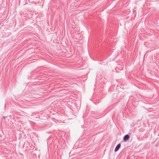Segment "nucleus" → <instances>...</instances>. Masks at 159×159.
I'll use <instances>...</instances> for the list:
<instances>
[{
	"label": "nucleus",
	"instance_id": "f257e3e1",
	"mask_svg": "<svg viewBox=\"0 0 159 159\" xmlns=\"http://www.w3.org/2000/svg\"><path fill=\"white\" fill-rule=\"evenodd\" d=\"M130 136L128 134L125 135L123 137V140L124 142H126L129 139Z\"/></svg>",
	"mask_w": 159,
	"mask_h": 159
},
{
	"label": "nucleus",
	"instance_id": "f03ea898",
	"mask_svg": "<svg viewBox=\"0 0 159 159\" xmlns=\"http://www.w3.org/2000/svg\"><path fill=\"white\" fill-rule=\"evenodd\" d=\"M121 147V144L120 143H119L117 145L114 151L115 152H117L119 149Z\"/></svg>",
	"mask_w": 159,
	"mask_h": 159
},
{
	"label": "nucleus",
	"instance_id": "7ed1b4c3",
	"mask_svg": "<svg viewBox=\"0 0 159 159\" xmlns=\"http://www.w3.org/2000/svg\"><path fill=\"white\" fill-rule=\"evenodd\" d=\"M5 118H6V117L5 116H3L2 118L3 119H5Z\"/></svg>",
	"mask_w": 159,
	"mask_h": 159
}]
</instances>
